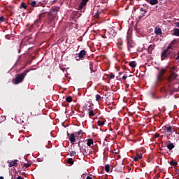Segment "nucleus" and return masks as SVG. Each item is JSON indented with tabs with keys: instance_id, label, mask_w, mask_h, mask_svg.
Listing matches in <instances>:
<instances>
[{
	"instance_id": "f257e3e1",
	"label": "nucleus",
	"mask_w": 179,
	"mask_h": 179,
	"mask_svg": "<svg viewBox=\"0 0 179 179\" xmlns=\"http://www.w3.org/2000/svg\"><path fill=\"white\" fill-rule=\"evenodd\" d=\"M174 41H173L167 48L162 51L161 54V59L162 61H164V59H171L176 57V51H174Z\"/></svg>"
},
{
	"instance_id": "f03ea898",
	"label": "nucleus",
	"mask_w": 179,
	"mask_h": 179,
	"mask_svg": "<svg viewBox=\"0 0 179 179\" xmlns=\"http://www.w3.org/2000/svg\"><path fill=\"white\" fill-rule=\"evenodd\" d=\"M177 78H178V74L176 73H169V76L166 78L169 85V89L170 92H177V88H176L175 85H178V83H174V80H177Z\"/></svg>"
},
{
	"instance_id": "7ed1b4c3",
	"label": "nucleus",
	"mask_w": 179,
	"mask_h": 179,
	"mask_svg": "<svg viewBox=\"0 0 179 179\" xmlns=\"http://www.w3.org/2000/svg\"><path fill=\"white\" fill-rule=\"evenodd\" d=\"M29 72H30V69L26 70L22 73L17 74L15 76V78L13 79V83L14 85H19V83H22V82L24 80V78H26Z\"/></svg>"
},
{
	"instance_id": "20e7f679",
	"label": "nucleus",
	"mask_w": 179,
	"mask_h": 179,
	"mask_svg": "<svg viewBox=\"0 0 179 179\" xmlns=\"http://www.w3.org/2000/svg\"><path fill=\"white\" fill-rule=\"evenodd\" d=\"M58 10H59V8L58 7H55L51 9L50 13H48V20L49 22H54L55 20V18L57 17V15H58Z\"/></svg>"
},
{
	"instance_id": "39448f33",
	"label": "nucleus",
	"mask_w": 179,
	"mask_h": 179,
	"mask_svg": "<svg viewBox=\"0 0 179 179\" xmlns=\"http://www.w3.org/2000/svg\"><path fill=\"white\" fill-rule=\"evenodd\" d=\"M162 131H164V134L171 135V134L174 132V127H171L170 124H166L162 127Z\"/></svg>"
},
{
	"instance_id": "423d86ee",
	"label": "nucleus",
	"mask_w": 179,
	"mask_h": 179,
	"mask_svg": "<svg viewBox=\"0 0 179 179\" xmlns=\"http://www.w3.org/2000/svg\"><path fill=\"white\" fill-rule=\"evenodd\" d=\"M167 72V69H162L159 70V72L158 73L157 75V80L159 82H162V80H164V74Z\"/></svg>"
},
{
	"instance_id": "0eeeda50",
	"label": "nucleus",
	"mask_w": 179,
	"mask_h": 179,
	"mask_svg": "<svg viewBox=\"0 0 179 179\" xmlns=\"http://www.w3.org/2000/svg\"><path fill=\"white\" fill-rule=\"evenodd\" d=\"M87 56V52L85 50H80L78 53V57H76V61H80V59H84Z\"/></svg>"
},
{
	"instance_id": "6e6552de",
	"label": "nucleus",
	"mask_w": 179,
	"mask_h": 179,
	"mask_svg": "<svg viewBox=\"0 0 179 179\" xmlns=\"http://www.w3.org/2000/svg\"><path fill=\"white\" fill-rule=\"evenodd\" d=\"M45 17V13H43L38 15V19L34 21L35 24H38V23H41L43 19Z\"/></svg>"
},
{
	"instance_id": "1a4fd4ad",
	"label": "nucleus",
	"mask_w": 179,
	"mask_h": 179,
	"mask_svg": "<svg viewBox=\"0 0 179 179\" xmlns=\"http://www.w3.org/2000/svg\"><path fill=\"white\" fill-rule=\"evenodd\" d=\"M87 2H89V0H82L81 3L78 6V9L80 10H82V9H83V6H86Z\"/></svg>"
},
{
	"instance_id": "9d476101",
	"label": "nucleus",
	"mask_w": 179,
	"mask_h": 179,
	"mask_svg": "<svg viewBox=\"0 0 179 179\" xmlns=\"http://www.w3.org/2000/svg\"><path fill=\"white\" fill-rule=\"evenodd\" d=\"M69 141H70V142L71 143H75V142H76V139L75 138V134H70V136L69 137Z\"/></svg>"
},
{
	"instance_id": "9b49d317",
	"label": "nucleus",
	"mask_w": 179,
	"mask_h": 179,
	"mask_svg": "<svg viewBox=\"0 0 179 179\" xmlns=\"http://www.w3.org/2000/svg\"><path fill=\"white\" fill-rule=\"evenodd\" d=\"M94 142L93 141V139L92 138H88L87 140V145L89 148H93V146H92V145H94Z\"/></svg>"
},
{
	"instance_id": "f8f14e48",
	"label": "nucleus",
	"mask_w": 179,
	"mask_h": 179,
	"mask_svg": "<svg viewBox=\"0 0 179 179\" xmlns=\"http://www.w3.org/2000/svg\"><path fill=\"white\" fill-rule=\"evenodd\" d=\"M134 47H135V45H134L133 43H131V41H127V48H128L129 52H131V49L134 48Z\"/></svg>"
},
{
	"instance_id": "ddd939ff",
	"label": "nucleus",
	"mask_w": 179,
	"mask_h": 179,
	"mask_svg": "<svg viewBox=\"0 0 179 179\" xmlns=\"http://www.w3.org/2000/svg\"><path fill=\"white\" fill-rule=\"evenodd\" d=\"M17 160H14L10 162L9 167H17Z\"/></svg>"
},
{
	"instance_id": "4468645a",
	"label": "nucleus",
	"mask_w": 179,
	"mask_h": 179,
	"mask_svg": "<svg viewBox=\"0 0 179 179\" xmlns=\"http://www.w3.org/2000/svg\"><path fill=\"white\" fill-rule=\"evenodd\" d=\"M142 155L136 154V157L133 158V160L134 162H138V160H141L142 159Z\"/></svg>"
},
{
	"instance_id": "2eb2a0df",
	"label": "nucleus",
	"mask_w": 179,
	"mask_h": 179,
	"mask_svg": "<svg viewBox=\"0 0 179 179\" xmlns=\"http://www.w3.org/2000/svg\"><path fill=\"white\" fill-rule=\"evenodd\" d=\"M166 147H167V149H169V150H173V149L176 148V146L174 145V143H170L169 144H167Z\"/></svg>"
},
{
	"instance_id": "dca6fc26",
	"label": "nucleus",
	"mask_w": 179,
	"mask_h": 179,
	"mask_svg": "<svg viewBox=\"0 0 179 179\" xmlns=\"http://www.w3.org/2000/svg\"><path fill=\"white\" fill-rule=\"evenodd\" d=\"M155 33L157 34V36H160V34H162V29L156 27L155 29Z\"/></svg>"
},
{
	"instance_id": "f3484780",
	"label": "nucleus",
	"mask_w": 179,
	"mask_h": 179,
	"mask_svg": "<svg viewBox=\"0 0 179 179\" xmlns=\"http://www.w3.org/2000/svg\"><path fill=\"white\" fill-rule=\"evenodd\" d=\"M169 73H176V71H177V66H173L172 67L169 68Z\"/></svg>"
},
{
	"instance_id": "a211bd4d",
	"label": "nucleus",
	"mask_w": 179,
	"mask_h": 179,
	"mask_svg": "<svg viewBox=\"0 0 179 179\" xmlns=\"http://www.w3.org/2000/svg\"><path fill=\"white\" fill-rule=\"evenodd\" d=\"M153 50H155V46L153 45H150L148 49V54H152V51H153Z\"/></svg>"
},
{
	"instance_id": "6ab92c4d",
	"label": "nucleus",
	"mask_w": 179,
	"mask_h": 179,
	"mask_svg": "<svg viewBox=\"0 0 179 179\" xmlns=\"http://www.w3.org/2000/svg\"><path fill=\"white\" fill-rule=\"evenodd\" d=\"M173 36H176V37H179V29L178 28L173 29Z\"/></svg>"
},
{
	"instance_id": "aec40b11",
	"label": "nucleus",
	"mask_w": 179,
	"mask_h": 179,
	"mask_svg": "<svg viewBox=\"0 0 179 179\" xmlns=\"http://www.w3.org/2000/svg\"><path fill=\"white\" fill-rule=\"evenodd\" d=\"M88 115L89 117H94V115H96V113H94V111H93V110H91L90 108L88 109Z\"/></svg>"
},
{
	"instance_id": "412c9836",
	"label": "nucleus",
	"mask_w": 179,
	"mask_h": 179,
	"mask_svg": "<svg viewBox=\"0 0 179 179\" xmlns=\"http://www.w3.org/2000/svg\"><path fill=\"white\" fill-rule=\"evenodd\" d=\"M149 3L150 5H157V3H159V0H150Z\"/></svg>"
},
{
	"instance_id": "4be33fe9",
	"label": "nucleus",
	"mask_w": 179,
	"mask_h": 179,
	"mask_svg": "<svg viewBox=\"0 0 179 179\" xmlns=\"http://www.w3.org/2000/svg\"><path fill=\"white\" fill-rule=\"evenodd\" d=\"M129 66H131V68H136V62L135 61L130 62Z\"/></svg>"
},
{
	"instance_id": "5701e85b",
	"label": "nucleus",
	"mask_w": 179,
	"mask_h": 179,
	"mask_svg": "<svg viewBox=\"0 0 179 179\" xmlns=\"http://www.w3.org/2000/svg\"><path fill=\"white\" fill-rule=\"evenodd\" d=\"M93 13L94 15V17H96V19H99V16H100V12H99V10L96 9V13H94V12Z\"/></svg>"
},
{
	"instance_id": "b1692460",
	"label": "nucleus",
	"mask_w": 179,
	"mask_h": 179,
	"mask_svg": "<svg viewBox=\"0 0 179 179\" xmlns=\"http://www.w3.org/2000/svg\"><path fill=\"white\" fill-rule=\"evenodd\" d=\"M66 162H67V163H68L69 164H71V166L73 165V163H74L73 159H72V158H68L67 160H66Z\"/></svg>"
},
{
	"instance_id": "393cba45",
	"label": "nucleus",
	"mask_w": 179,
	"mask_h": 179,
	"mask_svg": "<svg viewBox=\"0 0 179 179\" xmlns=\"http://www.w3.org/2000/svg\"><path fill=\"white\" fill-rule=\"evenodd\" d=\"M105 124V122L103 121V120H98L97 121V124L99 126V127H103V125H104Z\"/></svg>"
},
{
	"instance_id": "a878e982",
	"label": "nucleus",
	"mask_w": 179,
	"mask_h": 179,
	"mask_svg": "<svg viewBox=\"0 0 179 179\" xmlns=\"http://www.w3.org/2000/svg\"><path fill=\"white\" fill-rule=\"evenodd\" d=\"M30 5L33 7V8H36V6H37V2L36 1H33L30 3Z\"/></svg>"
},
{
	"instance_id": "bb28decb",
	"label": "nucleus",
	"mask_w": 179,
	"mask_h": 179,
	"mask_svg": "<svg viewBox=\"0 0 179 179\" xmlns=\"http://www.w3.org/2000/svg\"><path fill=\"white\" fill-rule=\"evenodd\" d=\"M72 96H67L66 98V101H67V103H72Z\"/></svg>"
},
{
	"instance_id": "cd10ccee",
	"label": "nucleus",
	"mask_w": 179,
	"mask_h": 179,
	"mask_svg": "<svg viewBox=\"0 0 179 179\" xmlns=\"http://www.w3.org/2000/svg\"><path fill=\"white\" fill-rule=\"evenodd\" d=\"M90 69L91 71V73H93V72H95L94 70H93V63L90 62Z\"/></svg>"
},
{
	"instance_id": "c85d7f7f",
	"label": "nucleus",
	"mask_w": 179,
	"mask_h": 179,
	"mask_svg": "<svg viewBox=\"0 0 179 179\" xmlns=\"http://www.w3.org/2000/svg\"><path fill=\"white\" fill-rule=\"evenodd\" d=\"M105 170L106 173H110V165L107 164L105 166Z\"/></svg>"
},
{
	"instance_id": "c756f323",
	"label": "nucleus",
	"mask_w": 179,
	"mask_h": 179,
	"mask_svg": "<svg viewBox=\"0 0 179 179\" xmlns=\"http://www.w3.org/2000/svg\"><path fill=\"white\" fill-rule=\"evenodd\" d=\"M21 8H23L24 9H27V5H26V3H24V2H22V3H21Z\"/></svg>"
},
{
	"instance_id": "7c9ffc66",
	"label": "nucleus",
	"mask_w": 179,
	"mask_h": 179,
	"mask_svg": "<svg viewBox=\"0 0 179 179\" xmlns=\"http://www.w3.org/2000/svg\"><path fill=\"white\" fill-rule=\"evenodd\" d=\"M170 164H171V166H177L178 163H177V162H176L174 160H171L170 162Z\"/></svg>"
},
{
	"instance_id": "2f4dec72",
	"label": "nucleus",
	"mask_w": 179,
	"mask_h": 179,
	"mask_svg": "<svg viewBox=\"0 0 179 179\" xmlns=\"http://www.w3.org/2000/svg\"><path fill=\"white\" fill-rule=\"evenodd\" d=\"M95 97H96V101H99V100H101V96H100V94H96Z\"/></svg>"
},
{
	"instance_id": "473e14b6",
	"label": "nucleus",
	"mask_w": 179,
	"mask_h": 179,
	"mask_svg": "<svg viewBox=\"0 0 179 179\" xmlns=\"http://www.w3.org/2000/svg\"><path fill=\"white\" fill-rule=\"evenodd\" d=\"M109 76L110 79H114V78H115V76L113 74V73H110Z\"/></svg>"
},
{
	"instance_id": "72a5a7b5",
	"label": "nucleus",
	"mask_w": 179,
	"mask_h": 179,
	"mask_svg": "<svg viewBox=\"0 0 179 179\" xmlns=\"http://www.w3.org/2000/svg\"><path fill=\"white\" fill-rule=\"evenodd\" d=\"M140 12H142L143 15H145V13H146V10H145L143 8H140Z\"/></svg>"
},
{
	"instance_id": "f704fd0d",
	"label": "nucleus",
	"mask_w": 179,
	"mask_h": 179,
	"mask_svg": "<svg viewBox=\"0 0 179 179\" xmlns=\"http://www.w3.org/2000/svg\"><path fill=\"white\" fill-rule=\"evenodd\" d=\"M0 22L1 23H3V22H5V17H3V16L0 17Z\"/></svg>"
},
{
	"instance_id": "c9c22d12",
	"label": "nucleus",
	"mask_w": 179,
	"mask_h": 179,
	"mask_svg": "<svg viewBox=\"0 0 179 179\" xmlns=\"http://www.w3.org/2000/svg\"><path fill=\"white\" fill-rule=\"evenodd\" d=\"M76 155V152L75 151L70 152V155L71 156H75Z\"/></svg>"
},
{
	"instance_id": "e433bc0d",
	"label": "nucleus",
	"mask_w": 179,
	"mask_h": 179,
	"mask_svg": "<svg viewBox=\"0 0 179 179\" xmlns=\"http://www.w3.org/2000/svg\"><path fill=\"white\" fill-rule=\"evenodd\" d=\"M159 136H160V134H159L156 133V134H155V138H159Z\"/></svg>"
},
{
	"instance_id": "4c0bfd02",
	"label": "nucleus",
	"mask_w": 179,
	"mask_h": 179,
	"mask_svg": "<svg viewBox=\"0 0 179 179\" xmlns=\"http://www.w3.org/2000/svg\"><path fill=\"white\" fill-rule=\"evenodd\" d=\"M82 153H83V155H86V149H82Z\"/></svg>"
},
{
	"instance_id": "58836bf2",
	"label": "nucleus",
	"mask_w": 179,
	"mask_h": 179,
	"mask_svg": "<svg viewBox=\"0 0 179 179\" xmlns=\"http://www.w3.org/2000/svg\"><path fill=\"white\" fill-rule=\"evenodd\" d=\"M5 38L7 39V40H9L10 38V36L9 35H6L5 36Z\"/></svg>"
},
{
	"instance_id": "ea45409f",
	"label": "nucleus",
	"mask_w": 179,
	"mask_h": 179,
	"mask_svg": "<svg viewBox=\"0 0 179 179\" xmlns=\"http://www.w3.org/2000/svg\"><path fill=\"white\" fill-rule=\"evenodd\" d=\"M83 111H85V110H87V105H85V106H83Z\"/></svg>"
},
{
	"instance_id": "a19ab883",
	"label": "nucleus",
	"mask_w": 179,
	"mask_h": 179,
	"mask_svg": "<svg viewBox=\"0 0 179 179\" xmlns=\"http://www.w3.org/2000/svg\"><path fill=\"white\" fill-rule=\"evenodd\" d=\"M176 27H178L179 29V22H175Z\"/></svg>"
},
{
	"instance_id": "79ce46f5",
	"label": "nucleus",
	"mask_w": 179,
	"mask_h": 179,
	"mask_svg": "<svg viewBox=\"0 0 179 179\" xmlns=\"http://www.w3.org/2000/svg\"><path fill=\"white\" fill-rule=\"evenodd\" d=\"M127 78H128L127 76H122V80H125L127 79Z\"/></svg>"
},
{
	"instance_id": "37998d69",
	"label": "nucleus",
	"mask_w": 179,
	"mask_h": 179,
	"mask_svg": "<svg viewBox=\"0 0 179 179\" xmlns=\"http://www.w3.org/2000/svg\"><path fill=\"white\" fill-rule=\"evenodd\" d=\"M24 166H25V167H30V164H24Z\"/></svg>"
},
{
	"instance_id": "c03bdc74",
	"label": "nucleus",
	"mask_w": 179,
	"mask_h": 179,
	"mask_svg": "<svg viewBox=\"0 0 179 179\" xmlns=\"http://www.w3.org/2000/svg\"><path fill=\"white\" fill-rule=\"evenodd\" d=\"M86 177V174H83L82 176H81V178H85Z\"/></svg>"
},
{
	"instance_id": "a18cd8bd",
	"label": "nucleus",
	"mask_w": 179,
	"mask_h": 179,
	"mask_svg": "<svg viewBox=\"0 0 179 179\" xmlns=\"http://www.w3.org/2000/svg\"><path fill=\"white\" fill-rule=\"evenodd\" d=\"M86 179H93V178L90 176H87Z\"/></svg>"
},
{
	"instance_id": "49530a36",
	"label": "nucleus",
	"mask_w": 179,
	"mask_h": 179,
	"mask_svg": "<svg viewBox=\"0 0 179 179\" xmlns=\"http://www.w3.org/2000/svg\"><path fill=\"white\" fill-rule=\"evenodd\" d=\"M162 91L164 90V92H166V88L163 87V88H162Z\"/></svg>"
},
{
	"instance_id": "de8ad7c7",
	"label": "nucleus",
	"mask_w": 179,
	"mask_h": 179,
	"mask_svg": "<svg viewBox=\"0 0 179 179\" xmlns=\"http://www.w3.org/2000/svg\"><path fill=\"white\" fill-rule=\"evenodd\" d=\"M17 179H23V178H21V176H18V177L17 178Z\"/></svg>"
},
{
	"instance_id": "09e8293b",
	"label": "nucleus",
	"mask_w": 179,
	"mask_h": 179,
	"mask_svg": "<svg viewBox=\"0 0 179 179\" xmlns=\"http://www.w3.org/2000/svg\"><path fill=\"white\" fill-rule=\"evenodd\" d=\"M177 85H175V87H176V89H177V90H178L179 89H178V88H177Z\"/></svg>"
},
{
	"instance_id": "8fccbe9b",
	"label": "nucleus",
	"mask_w": 179,
	"mask_h": 179,
	"mask_svg": "<svg viewBox=\"0 0 179 179\" xmlns=\"http://www.w3.org/2000/svg\"><path fill=\"white\" fill-rule=\"evenodd\" d=\"M0 179H3V176H0Z\"/></svg>"
},
{
	"instance_id": "3c124183",
	"label": "nucleus",
	"mask_w": 179,
	"mask_h": 179,
	"mask_svg": "<svg viewBox=\"0 0 179 179\" xmlns=\"http://www.w3.org/2000/svg\"><path fill=\"white\" fill-rule=\"evenodd\" d=\"M82 132V130H80V132L78 133V135H79V134H80Z\"/></svg>"
},
{
	"instance_id": "603ef678",
	"label": "nucleus",
	"mask_w": 179,
	"mask_h": 179,
	"mask_svg": "<svg viewBox=\"0 0 179 179\" xmlns=\"http://www.w3.org/2000/svg\"><path fill=\"white\" fill-rule=\"evenodd\" d=\"M19 54H20V49L18 50Z\"/></svg>"
},
{
	"instance_id": "864d4df0",
	"label": "nucleus",
	"mask_w": 179,
	"mask_h": 179,
	"mask_svg": "<svg viewBox=\"0 0 179 179\" xmlns=\"http://www.w3.org/2000/svg\"><path fill=\"white\" fill-rule=\"evenodd\" d=\"M94 12H96V8L94 10Z\"/></svg>"
},
{
	"instance_id": "5fc2aeb1",
	"label": "nucleus",
	"mask_w": 179,
	"mask_h": 179,
	"mask_svg": "<svg viewBox=\"0 0 179 179\" xmlns=\"http://www.w3.org/2000/svg\"><path fill=\"white\" fill-rule=\"evenodd\" d=\"M92 127L94 128V126L93 125Z\"/></svg>"
},
{
	"instance_id": "6e6d98bb",
	"label": "nucleus",
	"mask_w": 179,
	"mask_h": 179,
	"mask_svg": "<svg viewBox=\"0 0 179 179\" xmlns=\"http://www.w3.org/2000/svg\"><path fill=\"white\" fill-rule=\"evenodd\" d=\"M67 135H69V133H67Z\"/></svg>"
},
{
	"instance_id": "4d7b16f0",
	"label": "nucleus",
	"mask_w": 179,
	"mask_h": 179,
	"mask_svg": "<svg viewBox=\"0 0 179 179\" xmlns=\"http://www.w3.org/2000/svg\"><path fill=\"white\" fill-rule=\"evenodd\" d=\"M178 90H179V85H178Z\"/></svg>"
},
{
	"instance_id": "13d9d810",
	"label": "nucleus",
	"mask_w": 179,
	"mask_h": 179,
	"mask_svg": "<svg viewBox=\"0 0 179 179\" xmlns=\"http://www.w3.org/2000/svg\"><path fill=\"white\" fill-rule=\"evenodd\" d=\"M156 8H157V6H156Z\"/></svg>"
}]
</instances>
